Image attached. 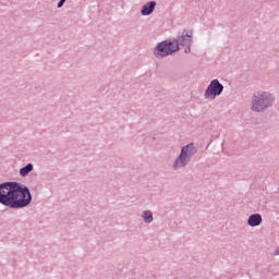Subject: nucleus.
<instances>
[{
    "mask_svg": "<svg viewBox=\"0 0 279 279\" xmlns=\"http://www.w3.org/2000/svg\"><path fill=\"white\" fill-rule=\"evenodd\" d=\"M274 255H275V256H279V247H277V248L275 250Z\"/></svg>",
    "mask_w": 279,
    "mask_h": 279,
    "instance_id": "13",
    "label": "nucleus"
},
{
    "mask_svg": "<svg viewBox=\"0 0 279 279\" xmlns=\"http://www.w3.org/2000/svg\"><path fill=\"white\" fill-rule=\"evenodd\" d=\"M179 49L180 47H178L173 40L166 39L157 44L154 50V56L156 58H167V56H172V53H175Z\"/></svg>",
    "mask_w": 279,
    "mask_h": 279,
    "instance_id": "4",
    "label": "nucleus"
},
{
    "mask_svg": "<svg viewBox=\"0 0 279 279\" xmlns=\"http://www.w3.org/2000/svg\"><path fill=\"white\" fill-rule=\"evenodd\" d=\"M221 93H223V84H221L217 78H214L207 86L204 97L205 99H217Z\"/></svg>",
    "mask_w": 279,
    "mask_h": 279,
    "instance_id": "5",
    "label": "nucleus"
},
{
    "mask_svg": "<svg viewBox=\"0 0 279 279\" xmlns=\"http://www.w3.org/2000/svg\"><path fill=\"white\" fill-rule=\"evenodd\" d=\"M32 171H34V163H27L20 169V175L21 178H27Z\"/></svg>",
    "mask_w": 279,
    "mask_h": 279,
    "instance_id": "9",
    "label": "nucleus"
},
{
    "mask_svg": "<svg viewBox=\"0 0 279 279\" xmlns=\"http://www.w3.org/2000/svg\"><path fill=\"white\" fill-rule=\"evenodd\" d=\"M276 98L268 92L256 93L252 97V107L253 112H265L267 108L274 106Z\"/></svg>",
    "mask_w": 279,
    "mask_h": 279,
    "instance_id": "3",
    "label": "nucleus"
},
{
    "mask_svg": "<svg viewBox=\"0 0 279 279\" xmlns=\"http://www.w3.org/2000/svg\"><path fill=\"white\" fill-rule=\"evenodd\" d=\"M64 3H66V0H60L58 3H57V8H62L64 5Z\"/></svg>",
    "mask_w": 279,
    "mask_h": 279,
    "instance_id": "11",
    "label": "nucleus"
},
{
    "mask_svg": "<svg viewBox=\"0 0 279 279\" xmlns=\"http://www.w3.org/2000/svg\"><path fill=\"white\" fill-rule=\"evenodd\" d=\"M263 223V216L260 214H252L247 219V226L251 228H257Z\"/></svg>",
    "mask_w": 279,
    "mask_h": 279,
    "instance_id": "8",
    "label": "nucleus"
},
{
    "mask_svg": "<svg viewBox=\"0 0 279 279\" xmlns=\"http://www.w3.org/2000/svg\"><path fill=\"white\" fill-rule=\"evenodd\" d=\"M29 187L21 182L7 181L0 183V204L11 210H21L32 204Z\"/></svg>",
    "mask_w": 279,
    "mask_h": 279,
    "instance_id": "1",
    "label": "nucleus"
},
{
    "mask_svg": "<svg viewBox=\"0 0 279 279\" xmlns=\"http://www.w3.org/2000/svg\"><path fill=\"white\" fill-rule=\"evenodd\" d=\"M174 47H184L193 45V31H183L182 35H179L177 39H172Z\"/></svg>",
    "mask_w": 279,
    "mask_h": 279,
    "instance_id": "6",
    "label": "nucleus"
},
{
    "mask_svg": "<svg viewBox=\"0 0 279 279\" xmlns=\"http://www.w3.org/2000/svg\"><path fill=\"white\" fill-rule=\"evenodd\" d=\"M156 1H149L146 4H144L141 9L142 16H150V14H154V10H156Z\"/></svg>",
    "mask_w": 279,
    "mask_h": 279,
    "instance_id": "7",
    "label": "nucleus"
},
{
    "mask_svg": "<svg viewBox=\"0 0 279 279\" xmlns=\"http://www.w3.org/2000/svg\"><path fill=\"white\" fill-rule=\"evenodd\" d=\"M142 219L144 223H151L154 221V214L151 210H144L142 213Z\"/></svg>",
    "mask_w": 279,
    "mask_h": 279,
    "instance_id": "10",
    "label": "nucleus"
},
{
    "mask_svg": "<svg viewBox=\"0 0 279 279\" xmlns=\"http://www.w3.org/2000/svg\"><path fill=\"white\" fill-rule=\"evenodd\" d=\"M183 47H185L184 53H191V45L183 46Z\"/></svg>",
    "mask_w": 279,
    "mask_h": 279,
    "instance_id": "12",
    "label": "nucleus"
},
{
    "mask_svg": "<svg viewBox=\"0 0 279 279\" xmlns=\"http://www.w3.org/2000/svg\"><path fill=\"white\" fill-rule=\"evenodd\" d=\"M195 154H197V147H195V144L193 142L189 143L185 146H182L180 155L177 157L172 165V169L174 171H178V169H184V167H186V165L191 162Z\"/></svg>",
    "mask_w": 279,
    "mask_h": 279,
    "instance_id": "2",
    "label": "nucleus"
}]
</instances>
